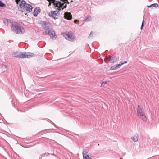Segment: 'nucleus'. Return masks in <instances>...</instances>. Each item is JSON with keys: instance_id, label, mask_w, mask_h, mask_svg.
I'll return each mask as SVG.
<instances>
[{"instance_id": "1", "label": "nucleus", "mask_w": 159, "mask_h": 159, "mask_svg": "<svg viewBox=\"0 0 159 159\" xmlns=\"http://www.w3.org/2000/svg\"><path fill=\"white\" fill-rule=\"evenodd\" d=\"M19 10L22 12L27 13L30 12L32 11V6L29 4H26V2L24 0H16ZM25 14H26L25 13Z\"/></svg>"}, {"instance_id": "2", "label": "nucleus", "mask_w": 159, "mask_h": 159, "mask_svg": "<svg viewBox=\"0 0 159 159\" xmlns=\"http://www.w3.org/2000/svg\"><path fill=\"white\" fill-rule=\"evenodd\" d=\"M52 3L54 8L56 9L59 10H61V8L63 9L64 8L66 7V4H65L66 3L68 4H69L68 0H58V1L53 0Z\"/></svg>"}, {"instance_id": "3", "label": "nucleus", "mask_w": 159, "mask_h": 159, "mask_svg": "<svg viewBox=\"0 0 159 159\" xmlns=\"http://www.w3.org/2000/svg\"><path fill=\"white\" fill-rule=\"evenodd\" d=\"M50 24L47 22H44L43 27L44 28V33L45 34H48L52 39L56 38V34L54 30L50 28Z\"/></svg>"}, {"instance_id": "4", "label": "nucleus", "mask_w": 159, "mask_h": 159, "mask_svg": "<svg viewBox=\"0 0 159 159\" xmlns=\"http://www.w3.org/2000/svg\"><path fill=\"white\" fill-rule=\"evenodd\" d=\"M12 55L13 57L20 58H29L35 56V55L33 53L26 52L24 53H23L20 52H15L12 53Z\"/></svg>"}, {"instance_id": "5", "label": "nucleus", "mask_w": 159, "mask_h": 159, "mask_svg": "<svg viewBox=\"0 0 159 159\" xmlns=\"http://www.w3.org/2000/svg\"><path fill=\"white\" fill-rule=\"evenodd\" d=\"M11 28L13 31L17 34H21L25 32L24 28L17 23H12L11 25Z\"/></svg>"}, {"instance_id": "6", "label": "nucleus", "mask_w": 159, "mask_h": 159, "mask_svg": "<svg viewBox=\"0 0 159 159\" xmlns=\"http://www.w3.org/2000/svg\"><path fill=\"white\" fill-rule=\"evenodd\" d=\"M137 111L138 115L139 118L144 121L146 120V118L145 116V113L143 110L142 107L139 105H138Z\"/></svg>"}, {"instance_id": "7", "label": "nucleus", "mask_w": 159, "mask_h": 159, "mask_svg": "<svg viewBox=\"0 0 159 159\" xmlns=\"http://www.w3.org/2000/svg\"><path fill=\"white\" fill-rule=\"evenodd\" d=\"M64 36L66 39L70 41H74L75 39L74 35H72L71 32L66 33Z\"/></svg>"}, {"instance_id": "8", "label": "nucleus", "mask_w": 159, "mask_h": 159, "mask_svg": "<svg viewBox=\"0 0 159 159\" xmlns=\"http://www.w3.org/2000/svg\"><path fill=\"white\" fill-rule=\"evenodd\" d=\"M127 63V61H125L124 63H121V64H117L116 65H114L113 66L111 67L110 69L111 70H116L118 68H120V66L126 63Z\"/></svg>"}, {"instance_id": "9", "label": "nucleus", "mask_w": 159, "mask_h": 159, "mask_svg": "<svg viewBox=\"0 0 159 159\" xmlns=\"http://www.w3.org/2000/svg\"><path fill=\"white\" fill-rule=\"evenodd\" d=\"M58 11H57L50 12L49 13V16L52 18L56 19V17L57 16V14L58 13Z\"/></svg>"}, {"instance_id": "10", "label": "nucleus", "mask_w": 159, "mask_h": 159, "mask_svg": "<svg viewBox=\"0 0 159 159\" xmlns=\"http://www.w3.org/2000/svg\"><path fill=\"white\" fill-rule=\"evenodd\" d=\"M64 17L68 20H70L72 18V16L70 13L66 12L64 14Z\"/></svg>"}, {"instance_id": "11", "label": "nucleus", "mask_w": 159, "mask_h": 159, "mask_svg": "<svg viewBox=\"0 0 159 159\" xmlns=\"http://www.w3.org/2000/svg\"><path fill=\"white\" fill-rule=\"evenodd\" d=\"M83 159H90L88 153L86 151L83 152Z\"/></svg>"}, {"instance_id": "12", "label": "nucleus", "mask_w": 159, "mask_h": 159, "mask_svg": "<svg viewBox=\"0 0 159 159\" xmlns=\"http://www.w3.org/2000/svg\"><path fill=\"white\" fill-rule=\"evenodd\" d=\"M40 9L39 7L36 8L34 10V16L36 17L37 15L40 12Z\"/></svg>"}, {"instance_id": "13", "label": "nucleus", "mask_w": 159, "mask_h": 159, "mask_svg": "<svg viewBox=\"0 0 159 159\" xmlns=\"http://www.w3.org/2000/svg\"><path fill=\"white\" fill-rule=\"evenodd\" d=\"M109 60L110 63H112L116 61V59L115 57L111 56L109 57Z\"/></svg>"}, {"instance_id": "14", "label": "nucleus", "mask_w": 159, "mask_h": 159, "mask_svg": "<svg viewBox=\"0 0 159 159\" xmlns=\"http://www.w3.org/2000/svg\"><path fill=\"white\" fill-rule=\"evenodd\" d=\"M131 139L134 142H136L138 140V135L137 134H135L133 137H131Z\"/></svg>"}, {"instance_id": "15", "label": "nucleus", "mask_w": 159, "mask_h": 159, "mask_svg": "<svg viewBox=\"0 0 159 159\" xmlns=\"http://www.w3.org/2000/svg\"><path fill=\"white\" fill-rule=\"evenodd\" d=\"M91 18L90 16H89L85 20V21L86 22L89 21L91 20Z\"/></svg>"}, {"instance_id": "16", "label": "nucleus", "mask_w": 159, "mask_h": 159, "mask_svg": "<svg viewBox=\"0 0 159 159\" xmlns=\"http://www.w3.org/2000/svg\"><path fill=\"white\" fill-rule=\"evenodd\" d=\"M152 6H153V7H158V5L157 3L153 4H151L150 6H148V7H151Z\"/></svg>"}, {"instance_id": "17", "label": "nucleus", "mask_w": 159, "mask_h": 159, "mask_svg": "<svg viewBox=\"0 0 159 159\" xmlns=\"http://www.w3.org/2000/svg\"><path fill=\"white\" fill-rule=\"evenodd\" d=\"M5 6V5L2 2L0 1V7H3Z\"/></svg>"}, {"instance_id": "18", "label": "nucleus", "mask_w": 159, "mask_h": 159, "mask_svg": "<svg viewBox=\"0 0 159 159\" xmlns=\"http://www.w3.org/2000/svg\"><path fill=\"white\" fill-rule=\"evenodd\" d=\"M144 20H143V21H142V25H141V30H142V29L143 27L144 24Z\"/></svg>"}, {"instance_id": "19", "label": "nucleus", "mask_w": 159, "mask_h": 159, "mask_svg": "<svg viewBox=\"0 0 159 159\" xmlns=\"http://www.w3.org/2000/svg\"><path fill=\"white\" fill-rule=\"evenodd\" d=\"M107 82H103L102 83L101 86L102 87L105 84L107 83Z\"/></svg>"}, {"instance_id": "20", "label": "nucleus", "mask_w": 159, "mask_h": 159, "mask_svg": "<svg viewBox=\"0 0 159 159\" xmlns=\"http://www.w3.org/2000/svg\"><path fill=\"white\" fill-rule=\"evenodd\" d=\"M92 32H91L89 35V38H90L92 37L93 36V34H92Z\"/></svg>"}, {"instance_id": "21", "label": "nucleus", "mask_w": 159, "mask_h": 159, "mask_svg": "<svg viewBox=\"0 0 159 159\" xmlns=\"http://www.w3.org/2000/svg\"><path fill=\"white\" fill-rule=\"evenodd\" d=\"M68 1L69 2V3H70V2H69L70 1V2L71 3L73 2L72 0H68Z\"/></svg>"}, {"instance_id": "22", "label": "nucleus", "mask_w": 159, "mask_h": 159, "mask_svg": "<svg viewBox=\"0 0 159 159\" xmlns=\"http://www.w3.org/2000/svg\"><path fill=\"white\" fill-rule=\"evenodd\" d=\"M51 4H52V3L51 2H49V4L48 5V6H51Z\"/></svg>"}, {"instance_id": "23", "label": "nucleus", "mask_w": 159, "mask_h": 159, "mask_svg": "<svg viewBox=\"0 0 159 159\" xmlns=\"http://www.w3.org/2000/svg\"><path fill=\"white\" fill-rule=\"evenodd\" d=\"M77 20H75V21H74V23H76L77 22Z\"/></svg>"}, {"instance_id": "24", "label": "nucleus", "mask_w": 159, "mask_h": 159, "mask_svg": "<svg viewBox=\"0 0 159 159\" xmlns=\"http://www.w3.org/2000/svg\"><path fill=\"white\" fill-rule=\"evenodd\" d=\"M4 66L6 67V68H7V66H6V65H4Z\"/></svg>"}, {"instance_id": "25", "label": "nucleus", "mask_w": 159, "mask_h": 159, "mask_svg": "<svg viewBox=\"0 0 159 159\" xmlns=\"http://www.w3.org/2000/svg\"><path fill=\"white\" fill-rule=\"evenodd\" d=\"M49 2H50V0H47Z\"/></svg>"}, {"instance_id": "26", "label": "nucleus", "mask_w": 159, "mask_h": 159, "mask_svg": "<svg viewBox=\"0 0 159 159\" xmlns=\"http://www.w3.org/2000/svg\"><path fill=\"white\" fill-rule=\"evenodd\" d=\"M120 159H123V158H120Z\"/></svg>"}]
</instances>
